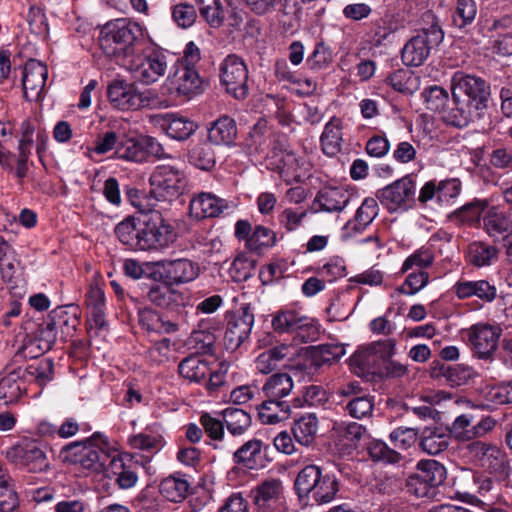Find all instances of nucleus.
<instances>
[{
  "label": "nucleus",
  "mask_w": 512,
  "mask_h": 512,
  "mask_svg": "<svg viewBox=\"0 0 512 512\" xmlns=\"http://www.w3.org/2000/svg\"><path fill=\"white\" fill-rule=\"evenodd\" d=\"M118 240L133 251L163 250L175 240L173 226L159 211L130 216L115 227Z\"/></svg>",
  "instance_id": "f257e3e1"
},
{
  "label": "nucleus",
  "mask_w": 512,
  "mask_h": 512,
  "mask_svg": "<svg viewBox=\"0 0 512 512\" xmlns=\"http://www.w3.org/2000/svg\"><path fill=\"white\" fill-rule=\"evenodd\" d=\"M99 45L109 57L131 58L144 45L142 27L125 18L108 22L101 31Z\"/></svg>",
  "instance_id": "f03ea898"
},
{
  "label": "nucleus",
  "mask_w": 512,
  "mask_h": 512,
  "mask_svg": "<svg viewBox=\"0 0 512 512\" xmlns=\"http://www.w3.org/2000/svg\"><path fill=\"white\" fill-rule=\"evenodd\" d=\"M107 437L95 432L89 438L64 445L59 452L62 463L79 465L91 472H102L109 461Z\"/></svg>",
  "instance_id": "7ed1b4c3"
},
{
  "label": "nucleus",
  "mask_w": 512,
  "mask_h": 512,
  "mask_svg": "<svg viewBox=\"0 0 512 512\" xmlns=\"http://www.w3.org/2000/svg\"><path fill=\"white\" fill-rule=\"evenodd\" d=\"M465 455L474 466L483 469L498 482H506L511 475L506 452L492 442L471 441L465 447Z\"/></svg>",
  "instance_id": "20e7f679"
},
{
  "label": "nucleus",
  "mask_w": 512,
  "mask_h": 512,
  "mask_svg": "<svg viewBox=\"0 0 512 512\" xmlns=\"http://www.w3.org/2000/svg\"><path fill=\"white\" fill-rule=\"evenodd\" d=\"M167 67L166 54L152 43H144L129 60L134 78L144 84H152L163 77Z\"/></svg>",
  "instance_id": "39448f33"
},
{
  "label": "nucleus",
  "mask_w": 512,
  "mask_h": 512,
  "mask_svg": "<svg viewBox=\"0 0 512 512\" xmlns=\"http://www.w3.org/2000/svg\"><path fill=\"white\" fill-rule=\"evenodd\" d=\"M446 479V469L440 462L427 459L420 460L415 472L406 480L407 490L410 494L419 498H431L436 494V489Z\"/></svg>",
  "instance_id": "423d86ee"
},
{
  "label": "nucleus",
  "mask_w": 512,
  "mask_h": 512,
  "mask_svg": "<svg viewBox=\"0 0 512 512\" xmlns=\"http://www.w3.org/2000/svg\"><path fill=\"white\" fill-rule=\"evenodd\" d=\"M114 156L128 162L143 163L150 156L162 158L164 149L154 137L122 133Z\"/></svg>",
  "instance_id": "0eeeda50"
},
{
  "label": "nucleus",
  "mask_w": 512,
  "mask_h": 512,
  "mask_svg": "<svg viewBox=\"0 0 512 512\" xmlns=\"http://www.w3.org/2000/svg\"><path fill=\"white\" fill-rule=\"evenodd\" d=\"M150 196L157 201H171L178 198L185 187V175L172 165H159L150 178Z\"/></svg>",
  "instance_id": "6e6552de"
},
{
  "label": "nucleus",
  "mask_w": 512,
  "mask_h": 512,
  "mask_svg": "<svg viewBox=\"0 0 512 512\" xmlns=\"http://www.w3.org/2000/svg\"><path fill=\"white\" fill-rule=\"evenodd\" d=\"M443 31L438 23H432L416 36L412 37L403 47L401 58L406 66L418 67L428 58L431 48L442 42Z\"/></svg>",
  "instance_id": "1a4fd4ad"
},
{
  "label": "nucleus",
  "mask_w": 512,
  "mask_h": 512,
  "mask_svg": "<svg viewBox=\"0 0 512 512\" xmlns=\"http://www.w3.org/2000/svg\"><path fill=\"white\" fill-rule=\"evenodd\" d=\"M453 99H463L476 110L485 111L490 97V86L478 76L457 72L452 78Z\"/></svg>",
  "instance_id": "9d476101"
},
{
  "label": "nucleus",
  "mask_w": 512,
  "mask_h": 512,
  "mask_svg": "<svg viewBox=\"0 0 512 512\" xmlns=\"http://www.w3.org/2000/svg\"><path fill=\"white\" fill-rule=\"evenodd\" d=\"M365 432L366 429L356 422H332V427L326 434V449L334 455H350L357 448Z\"/></svg>",
  "instance_id": "9b49d317"
},
{
  "label": "nucleus",
  "mask_w": 512,
  "mask_h": 512,
  "mask_svg": "<svg viewBox=\"0 0 512 512\" xmlns=\"http://www.w3.org/2000/svg\"><path fill=\"white\" fill-rule=\"evenodd\" d=\"M220 82L235 99H245L249 92L248 68L236 54H229L220 64Z\"/></svg>",
  "instance_id": "f8f14e48"
},
{
  "label": "nucleus",
  "mask_w": 512,
  "mask_h": 512,
  "mask_svg": "<svg viewBox=\"0 0 512 512\" xmlns=\"http://www.w3.org/2000/svg\"><path fill=\"white\" fill-rule=\"evenodd\" d=\"M416 184L412 175H406L392 184L379 189L377 199L390 212L406 209L414 201Z\"/></svg>",
  "instance_id": "ddd939ff"
},
{
  "label": "nucleus",
  "mask_w": 512,
  "mask_h": 512,
  "mask_svg": "<svg viewBox=\"0 0 512 512\" xmlns=\"http://www.w3.org/2000/svg\"><path fill=\"white\" fill-rule=\"evenodd\" d=\"M501 334L500 326L489 323H477L465 331L472 351L480 359H489L494 355Z\"/></svg>",
  "instance_id": "4468645a"
},
{
  "label": "nucleus",
  "mask_w": 512,
  "mask_h": 512,
  "mask_svg": "<svg viewBox=\"0 0 512 512\" xmlns=\"http://www.w3.org/2000/svg\"><path fill=\"white\" fill-rule=\"evenodd\" d=\"M173 285H154L150 288L147 298L155 306L164 309L179 318L186 316L188 297Z\"/></svg>",
  "instance_id": "2eb2a0df"
},
{
  "label": "nucleus",
  "mask_w": 512,
  "mask_h": 512,
  "mask_svg": "<svg viewBox=\"0 0 512 512\" xmlns=\"http://www.w3.org/2000/svg\"><path fill=\"white\" fill-rule=\"evenodd\" d=\"M161 269V275L164 283L169 285H180L194 281L200 273L198 263L187 258L175 260H160L156 263Z\"/></svg>",
  "instance_id": "dca6fc26"
},
{
  "label": "nucleus",
  "mask_w": 512,
  "mask_h": 512,
  "mask_svg": "<svg viewBox=\"0 0 512 512\" xmlns=\"http://www.w3.org/2000/svg\"><path fill=\"white\" fill-rule=\"evenodd\" d=\"M107 96L110 103L119 110H137L149 104L145 93L137 91L133 85L123 81H114L108 86Z\"/></svg>",
  "instance_id": "f3484780"
},
{
  "label": "nucleus",
  "mask_w": 512,
  "mask_h": 512,
  "mask_svg": "<svg viewBox=\"0 0 512 512\" xmlns=\"http://www.w3.org/2000/svg\"><path fill=\"white\" fill-rule=\"evenodd\" d=\"M320 467L307 465L295 480V490L303 506L320 505Z\"/></svg>",
  "instance_id": "a211bd4d"
},
{
  "label": "nucleus",
  "mask_w": 512,
  "mask_h": 512,
  "mask_svg": "<svg viewBox=\"0 0 512 512\" xmlns=\"http://www.w3.org/2000/svg\"><path fill=\"white\" fill-rule=\"evenodd\" d=\"M473 422L472 414L459 415L451 425L450 435L453 434L457 440L469 441L484 436L495 426V421L491 417H484L476 424Z\"/></svg>",
  "instance_id": "6ab92c4d"
},
{
  "label": "nucleus",
  "mask_w": 512,
  "mask_h": 512,
  "mask_svg": "<svg viewBox=\"0 0 512 512\" xmlns=\"http://www.w3.org/2000/svg\"><path fill=\"white\" fill-rule=\"evenodd\" d=\"M379 206L377 200L367 197L356 210L353 219L348 220L341 231V238L348 240L349 238L362 233L378 216Z\"/></svg>",
  "instance_id": "aec40b11"
},
{
  "label": "nucleus",
  "mask_w": 512,
  "mask_h": 512,
  "mask_svg": "<svg viewBox=\"0 0 512 512\" xmlns=\"http://www.w3.org/2000/svg\"><path fill=\"white\" fill-rule=\"evenodd\" d=\"M48 77V68L42 62L30 59L23 71L22 85L24 97L29 100L37 99L42 93Z\"/></svg>",
  "instance_id": "412c9836"
},
{
  "label": "nucleus",
  "mask_w": 512,
  "mask_h": 512,
  "mask_svg": "<svg viewBox=\"0 0 512 512\" xmlns=\"http://www.w3.org/2000/svg\"><path fill=\"white\" fill-rule=\"evenodd\" d=\"M227 209L229 204L225 199L206 192L195 195L189 204L190 215L196 220L218 217Z\"/></svg>",
  "instance_id": "4be33fe9"
},
{
  "label": "nucleus",
  "mask_w": 512,
  "mask_h": 512,
  "mask_svg": "<svg viewBox=\"0 0 512 512\" xmlns=\"http://www.w3.org/2000/svg\"><path fill=\"white\" fill-rule=\"evenodd\" d=\"M452 291L461 300L477 297L483 302L491 303L497 297L496 286L484 279L459 280L453 285Z\"/></svg>",
  "instance_id": "5701e85b"
},
{
  "label": "nucleus",
  "mask_w": 512,
  "mask_h": 512,
  "mask_svg": "<svg viewBox=\"0 0 512 512\" xmlns=\"http://www.w3.org/2000/svg\"><path fill=\"white\" fill-rule=\"evenodd\" d=\"M283 484L279 479H267L251 491L256 507L262 512L274 509L283 496Z\"/></svg>",
  "instance_id": "b1692460"
},
{
  "label": "nucleus",
  "mask_w": 512,
  "mask_h": 512,
  "mask_svg": "<svg viewBox=\"0 0 512 512\" xmlns=\"http://www.w3.org/2000/svg\"><path fill=\"white\" fill-rule=\"evenodd\" d=\"M450 440V433L439 426L423 428L418 439L421 451L432 456L439 455L447 450Z\"/></svg>",
  "instance_id": "393cba45"
},
{
  "label": "nucleus",
  "mask_w": 512,
  "mask_h": 512,
  "mask_svg": "<svg viewBox=\"0 0 512 512\" xmlns=\"http://www.w3.org/2000/svg\"><path fill=\"white\" fill-rule=\"evenodd\" d=\"M237 135L236 121L228 115L219 117L208 127V141L214 145L230 147L235 144Z\"/></svg>",
  "instance_id": "a878e982"
},
{
  "label": "nucleus",
  "mask_w": 512,
  "mask_h": 512,
  "mask_svg": "<svg viewBox=\"0 0 512 512\" xmlns=\"http://www.w3.org/2000/svg\"><path fill=\"white\" fill-rule=\"evenodd\" d=\"M161 127L169 137L178 141L188 139L198 128L194 121L174 113L163 116Z\"/></svg>",
  "instance_id": "bb28decb"
},
{
  "label": "nucleus",
  "mask_w": 512,
  "mask_h": 512,
  "mask_svg": "<svg viewBox=\"0 0 512 512\" xmlns=\"http://www.w3.org/2000/svg\"><path fill=\"white\" fill-rule=\"evenodd\" d=\"M13 452L19 456L20 464L29 472H43L48 470L50 467L46 453L35 444H29L24 447H15L13 448Z\"/></svg>",
  "instance_id": "cd10ccee"
},
{
  "label": "nucleus",
  "mask_w": 512,
  "mask_h": 512,
  "mask_svg": "<svg viewBox=\"0 0 512 512\" xmlns=\"http://www.w3.org/2000/svg\"><path fill=\"white\" fill-rule=\"evenodd\" d=\"M455 107L449 109L443 116L444 121L452 126L463 128L475 119H480L483 115L482 110H476L467 101L463 99H453Z\"/></svg>",
  "instance_id": "c85d7f7f"
},
{
  "label": "nucleus",
  "mask_w": 512,
  "mask_h": 512,
  "mask_svg": "<svg viewBox=\"0 0 512 512\" xmlns=\"http://www.w3.org/2000/svg\"><path fill=\"white\" fill-rule=\"evenodd\" d=\"M25 371L21 367L13 369L0 380V399L5 404L16 403L23 394Z\"/></svg>",
  "instance_id": "c756f323"
},
{
  "label": "nucleus",
  "mask_w": 512,
  "mask_h": 512,
  "mask_svg": "<svg viewBox=\"0 0 512 512\" xmlns=\"http://www.w3.org/2000/svg\"><path fill=\"white\" fill-rule=\"evenodd\" d=\"M499 250L496 246L484 241H474L468 245L467 262L474 267L491 266L498 259Z\"/></svg>",
  "instance_id": "7c9ffc66"
},
{
  "label": "nucleus",
  "mask_w": 512,
  "mask_h": 512,
  "mask_svg": "<svg viewBox=\"0 0 512 512\" xmlns=\"http://www.w3.org/2000/svg\"><path fill=\"white\" fill-rule=\"evenodd\" d=\"M290 411L287 401L267 398L258 406V417L263 424H277L288 419Z\"/></svg>",
  "instance_id": "2f4dec72"
},
{
  "label": "nucleus",
  "mask_w": 512,
  "mask_h": 512,
  "mask_svg": "<svg viewBox=\"0 0 512 512\" xmlns=\"http://www.w3.org/2000/svg\"><path fill=\"white\" fill-rule=\"evenodd\" d=\"M318 429L319 420L316 413H308L295 421L293 435L299 444L311 446L316 442Z\"/></svg>",
  "instance_id": "473e14b6"
},
{
  "label": "nucleus",
  "mask_w": 512,
  "mask_h": 512,
  "mask_svg": "<svg viewBox=\"0 0 512 512\" xmlns=\"http://www.w3.org/2000/svg\"><path fill=\"white\" fill-rule=\"evenodd\" d=\"M190 483L184 475L176 473L164 478L159 486L163 497L171 502H181L189 492Z\"/></svg>",
  "instance_id": "72a5a7b5"
},
{
  "label": "nucleus",
  "mask_w": 512,
  "mask_h": 512,
  "mask_svg": "<svg viewBox=\"0 0 512 512\" xmlns=\"http://www.w3.org/2000/svg\"><path fill=\"white\" fill-rule=\"evenodd\" d=\"M290 350L289 345L280 344L260 353L255 359V369L261 374L271 373L281 361L288 357Z\"/></svg>",
  "instance_id": "f704fd0d"
},
{
  "label": "nucleus",
  "mask_w": 512,
  "mask_h": 512,
  "mask_svg": "<svg viewBox=\"0 0 512 512\" xmlns=\"http://www.w3.org/2000/svg\"><path fill=\"white\" fill-rule=\"evenodd\" d=\"M202 84L203 81L193 66L182 65L176 87L179 95L190 99L202 91Z\"/></svg>",
  "instance_id": "c9c22d12"
},
{
  "label": "nucleus",
  "mask_w": 512,
  "mask_h": 512,
  "mask_svg": "<svg viewBox=\"0 0 512 512\" xmlns=\"http://www.w3.org/2000/svg\"><path fill=\"white\" fill-rule=\"evenodd\" d=\"M386 83L399 93L412 95L419 90L421 79L411 70L398 69L386 78Z\"/></svg>",
  "instance_id": "e433bc0d"
},
{
  "label": "nucleus",
  "mask_w": 512,
  "mask_h": 512,
  "mask_svg": "<svg viewBox=\"0 0 512 512\" xmlns=\"http://www.w3.org/2000/svg\"><path fill=\"white\" fill-rule=\"evenodd\" d=\"M263 443L258 439H251L233 452V461L248 469H255L261 462Z\"/></svg>",
  "instance_id": "4c0bfd02"
},
{
  "label": "nucleus",
  "mask_w": 512,
  "mask_h": 512,
  "mask_svg": "<svg viewBox=\"0 0 512 512\" xmlns=\"http://www.w3.org/2000/svg\"><path fill=\"white\" fill-rule=\"evenodd\" d=\"M179 374L192 382H201L210 373L207 361L198 355H190L184 358L178 365Z\"/></svg>",
  "instance_id": "58836bf2"
},
{
  "label": "nucleus",
  "mask_w": 512,
  "mask_h": 512,
  "mask_svg": "<svg viewBox=\"0 0 512 512\" xmlns=\"http://www.w3.org/2000/svg\"><path fill=\"white\" fill-rule=\"evenodd\" d=\"M349 193L342 187H322V212L340 213L348 205Z\"/></svg>",
  "instance_id": "ea45409f"
},
{
  "label": "nucleus",
  "mask_w": 512,
  "mask_h": 512,
  "mask_svg": "<svg viewBox=\"0 0 512 512\" xmlns=\"http://www.w3.org/2000/svg\"><path fill=\"white\" fill-rule=\"evenodd\" d=\"M308 317L301 316L294 309H281L273 315L272 327L274 331L279 333L288 332L290 330H300L303 326H307Z\"/></svg>",
  "instance_id": "a19ab883"
},
{
  "label": "nucleus",
  "mask_w": 512,
  "mask_h": 512,
  "mask_svg": "<svg viewBox=\"0 0 512 512\" xmlns=\"http://www.w3.org/2000/svg\"><path fill=\"white\" fill-rule=\"evenodd\" d=\"M223 421L232 436H241L252 423L250 414L240 408L229 407L222 411Z\"/></svg>",
  "instance_id": "79ce46f5"
},
{
  "label": "nucleus",
  "mask_w": 512,
  "mask_h": 512,
  "mask_svg": "<svg viewBox=\"0 0 512 512\" xmlns=\"http://www.w3.org/2000/svg\"><path fill=\"white\" fill-rule=\"evenodd\" d=\"M341 120L333 117L324 127L322 132V152L328 156H334L341 150L342 131Z\"/></svg>",
  "instance_id": "37998d69"
},
{
  "label": "nucleus",
  "mask_w": 512,
  "mask_h": 512,
  "mask_svg": "<svg viewBox=\"0 0 512 512\" xmlns=\"http://www.w3.org/2000/svg\"><path fill=\"white\" fill-rule=\"evenodd\" d=\"M274 158L276 168L286 182L302 181L304 175L300 173L299 160L294 152L289 150Z\"/></svg>",
  "instance_id": "c03bdc74"
},
{
  "label": "nucleus",
  "mask_w": 512,
  "mask_h": 512,
  "mask_svg": "<svg viewBox=\"0 0 512 512\" xmlns=\"http://www.w3.org/2000/svg\"><path fill=\"white\" fill-rule=\"evenodd\" d=\"M293 387L292 377L288 373H276L267 379L263 391L267 398L281 400L291 393Z\"/></svg>",
  "instance_id": "a18cd8bd"
},
{
  "label": "nucleus",
  "mask_w": 512,
  "mask_h": 512,
  "mask_svg": "<svg viewBox=\"0 0 512 512\" xmlns=\"http://www.w3.org/2000/svg\"><path fill=\"white\" fill-rule=\"evenodd\" d=\"M210 142L195 144L188 152V160L195 167L209 171L216 164L215 152Z\"/></svg>",
  "instance_id": "49530a36"
},
{
  "label": "nucleus",
  "mask_w": 512,
  "mask_h": 512,
  "mask_svg": "<svg viewBox=\"0 0 512 512\" xmlns=\"http://www.w3.org/2000/svg\"><path fill=\"white\" fill-rule=\"evenodd\" d=\"M367 452L374 462L382 464H398L402 455L396 450L390 448L384 441L373 439L367 444Z\"/></svg>",
  "instance_id": "de8ad7c7"
},
{
  "label": "nucleus",
  "mask_w": 512,
  "mask_h": 512,
  "mask_svg": "<svg viewBox=\"0 0 512 512\" xmlns=\"http://www.w3.org/2000/svg\"><path fill=\"white\" fill-rule=\"evenodd\" d=\"M435 259L431 248L422 246L409 255L403 262L400 273L405 274L410 270L425 271L430 267Z\"/></svg>",
  "instance_id": "09e8293b"
},
{
  "label": "nucleus",
  "mask_w": 512,
  "mask_h": 512,
  "mask_svg": "<svg viewBox=\"0 0 512 512\" xmlns=\"http://www.w3.org/2000/svg\"><path fill=\"white\" fill-rule=\"evenodd\" d=\"M277 242L276 233L262 225H257L248 240L247 248L257 254H262Z\"/></svg>",
  "instance_id": "8fccbe9b"
},
{
  "label": "nucleus",
  "mask_w": 512,
  "mask_h": 512,
  "mask_svg": "<svg viewBox=\"0 0 512 512\" xmlns=\"http://www.w3.org/2000/svg\"><path fill=\"white\" fill-rule=\"evenodd\" d=\"M200 15L213 28L220 27L225 19L224 7L220 0H196Z\"/></svg>",
  "instance_id": "3c124183"
},
{
  "label": "nucleus",
  "mask_w": 512,
  "mask_h": 512,
  "mask_svg": "<svg viewBox=\"0 0 512 512\" xmlns=\"http://www.w3.org/2000/svg\"><path fill=\"white\" fill-rule=\"evenodd\" d=\"M251 330L234 320H230L224 333V346L228 351H236L250 336Z\"/></svg>",
  "instance_id": "603ef678"
},
{
  "label": "nucleus",
  "mask_w": 512,
  "mask_h": 512,
  "mask_svg": "<svg viewBox=\"0 0 512 512\" xmlns=\"http://www.w3.org/2000/svg\"><path fill=\"white\" fill-rule=\"evenodd\" d=\"M441 374L451 386H463L475 376V371L465 364L442 365Z\"/></svg>",
  "instance_id": "864d4df0"
},
{
  "label": "nucleus",
  "mask_w": 512,
  "mask_h": 512,
  "mask_svg": "<svg viewBox=\"0 0 512 512\" xmlns=\"http://www.w3.org/2000/svg\"><path fill=\"white\" fill-rule=\"evenodd\" d=\"M257 260L247 254L241 253L233 260L229 272L235 282L248 280L256 269Z\"/></svg>",
  "instance_id": "5fc2aeb1"
},
{
  "label": "nucleus",
  "mask_w": 512,
  "mask_h": 512,
  "mask_svg": "<svg viewBox=\"0 0 512 512\" xmlns=\"http://www.w3.org/2000/svg\"><path fill=\"white\" fill-rule=\"evenodd\" d=\"M32 338H34V343L37 344L38 353H46L52 349L57 339V329L54 325H51L49 317L38 325Z\"/></svg>",
  "instance_id": "6e6d98bb"
},
{
  "label": "nucleus",
  "mask_w": 512,
  "mask_h": 512,
  "mask_svg": "<svg viewBox=\"0 0 512 512\" xmlns=\"http://www.w3.org/2000/svg\"><path fill=\"white\" fill-rule=\"evenodd\" d=\"M19 499L12 480L8 476H0V512H18Z\"/></svg>",
  "instance_id": "4d7b16f0"
},
{
  "label": "nucleus",
  "mask_w": 512,
  "mask_h": 512,
  "mask_svg": "<svg viewBox=\"0 0 512 512\" xmlns=\"http://www.w3.org/2000/svg\"><path fill=\"white\" fill-rule=\"evenodd\" d=\"M477 15V5L474 0H457L452 15L453 23L458 28L471 24Z\"/></svg>",
  "instance_id": "13d9d810"
},
{
  "label": "nucleus",
  "mask_w": 512,
  "mask_h": 512,
  "mask_svg": "<svg viewBox=\"0 0 512 512\" xmlns=\"http://www.w3.org/2000/svg\"><path fill=\"white\" fill-rule=\"evenodd\" d=\"M421 97L426 108L434 112L443 110L449 100L447 90L438 85H433L424 89Z\"/></svg>",
  "instance_id": "bf43d9fd"
},
{
  "label": "nucleus",
  "mask_w": 512,
  "mask_h": 512,
  "mask_svg": "<svg viewBox=\"0 0 512 512\" xmlns=\"http://www.w3.org/2000/svg\"><path fill=\"white\" fill-rule=\"evenodd\" d=\"M171 16L178 27L186 29L195 23L197 19V11L193 4L180 2L172 6Z\"/></svg>",
  "instance_id": "052dcab7"
},
{
  "label": "nucleus",
  "mask_w": 512,
  "mask_h": 512,
  "mask_svg": "<svg viewBox=\"0 0 512 512\" xmlns=\"http://www.w3.org/2000/svg\"><path fill=\"white\" fill-rule=\"evenodd\" d=\"M200 423L203 426L206 434L214 441L213 447L215 449H223L220 442L224 439V421L212 417L208 413H204L200 417Z\"/></svg>",
  "instance_id": "680f3d73"
},
{
  "label": "nucleus",
  "mask_w": 512,
  "mask_h": 512,
  "mask_svg": "<svg viewBox=\"0 0 512 512\" xmlns=\"http://www.w3.org/2000/svg\"><path fill=\"white\" fill-rule=\"evenodd\" d=\"M407 273L405 281L398 288V291L405 295H415L422 290L429 282L427 271L410 270Z\"/></svg>",
  "instance_id": "e2e57ef3"
},
{
  "label": "nucleus",
  "mask_w": 512,
  "mask_h": 512,
  "mask_svg": "<svg viewBox=\"0 0 512 512\" xmlns=\"http://www.w3.org/2000/svg\"><path fill=\"white\" fill-rule=\"evenodd\" d=\"M488 207L486 200H474L455 211V217L463 223L473 224L479 221L481 214Z\"/></svg>",
  "instance_id": "0e129e2a"
},
{
  "label": "nucleus",
  "mask_w": 512,
  "mask_h": 512,
  "mask_svg": "<svg viewBox=\"0 0 512 512\" xmlns=\"http://www.w3.org/2000/svg\"><path fill=\"white\" fill-rule=\"evenodd\" d=\"M48 317L51 320V325H54L57 330L61 329L63 333L67 334H69L70 331H75L79 322L75 314H69L62 307L52 310Z\"/></svg>",
  "instance_id": "69168bd1"
},
{
  "label": "nucleus",
  "mask_w": 512,
  "mask_h": 512,
  "mask_svg": "<svg viewBox=\"0 0 512 512\" xmlns=\"http://www.w3.org/2000/svg\"><path fill=\"white\" fill-rule=\"evenodd\" d=\"M23 371L25 376L33 377L40 386H43L52 380L53 362L50 359H42L36 364L27 366Z\"/></svg>",
  "instance_id": "338daca9"
},
{
  "label": "nucleus",
  "mask_w": 512,
  "mask_h": 512,
  "mask_svg": "<svg viewBox=\"0 0 512 512\" xmlns=\"http://www.w3.org/2000/svg\"><path fill=\"white\" fill-rule=\"evenodd\" d=\"M488 162L497 170L512 171V148L506 146L494 147L488 154Z\"/></svg>",
  "instance_id": "774afa93"
}]
</instances>
